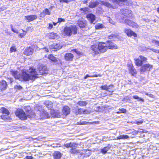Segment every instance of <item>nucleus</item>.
<instances>
[{
    "mask_svg": "<svg viewBox=\"0 0 159 159\" xmlns=\"http://www.w3.org/2000/svg\"><path fill=\"white\" fill-rule=\"evenodd\" d=\"M16 46H13L11 47L9 51L10 53H12L13 52H16Z\"/></svg>",
    "mask_w": 159,
    "mask_h": 159,
    "instance_id": "39",
    "label": "nucleus"
},
{
    "mask_svg": "<svg viewBox=\"0 0 159 159\" xmlns=\"http://www.w3.org/2000/svg\"><path fill=\"white\" fill-rule=\"evenodd\" d=\"M125 22L133 28H138V25L136 22L133 21L129 19H126L125 20Z\"/></svg>",
    "mask_w": 159,
    "mask_h": 159,
    "instance_id": "19",
    "label": "nucleus"
},
{
    "mask_svg": "<svg viewBox=\"0 0 159 159\" xmlns=\"http://www.w3.org/2000/svg\"><path fill=\"white\" fill-rule=\"evenodd\" d=\"M145 94L147 96H149L151 98H154V95L152 94H148L147 93H145Z\"/></svg>",
    "mask_w": 159,
    "mask_h": 159,
    "instance_id": "51",
    "label": "nucleus"
},
{
    "mask_svg": "<svg viewBox=\"0 0 159 159\" xmlns=\"http://www.w3.org/2000/svg\"><path fill=\"white\" fill-rule=\"evenodd\" d=\"M113 2H116L119 4L120 2H125L127 1V0H112Z\"/></svg>",
    "mask_w": 159,
    "mask_h": 159,
    "instance_id": "41",
    "label": "nucleus"
},
{
    "mask_svg": "<svg viewBox=\"0 0 159 159\" xmlns=\"http://www.w3.org/2000/svg\"><path fill=\"white\" fill-rule=\"evenodd\" d=\"M85 152L84 153L82 154H84V157H87L90 156L91 154L90 151L88 150H84Z\"/></svg>",
    "mask_w": 159,
    "mask_h": 159,
    "instance_id": "36",
    "label": "nucleus"
},
{
    "mask_svg": "<svg viewBox=\"0 0 159 159\" xmlns=\"http://www.w3.org/2000/svg\"><path fill=\"white\" fill-rule=\"evenodd\" d=\"M153 66L149 63H146L143 65L141 67L140 70L141 72L144 73L149 72L153 69Z\"/></svg>",
    "mask_w": 159,
    "mask_h": 159,
    "instance_id": "11",
    "label": "nucleus"
},
{
    "mask_svg": "<svg viewBox=\"0 0 159 159\" xmlns=\"http://www.w3.org/2000/svg\"><path fill=\"white\" fill-rule=\"evenodd\" d=\"M105 43H106L107 49H110L113 50L118 48L117 45L114 43L112 40H107L106 42Z\"/></svg>",
    "mask_w": 159,
    "mask_h": 159,
    "instance_id": "13",
    "label": "nucleus"
},
{
    "mask_svg": "<svg viewBox=\"0 0 159 159\" xmlns=\"http://www.w3.org/2000/svg\"><path fill=\"white\" fill-rule=\"evenodd\" d=\"M128 70L129 73L131 74V75L133 76H135L137 72L136 69L134 68L132 64H129L128 65Z\"/></svg>",
    "mask_w": 159,
    "mask_h": 159,
    "instance_id": "18",
    "label": "nucleus"
},
{
    "mask_svg": "<svg viewBox=\"0 0 159 159\" xmlns=\"http://www.w3.org/2000/svg\"><path fill=\"white\" fill-rule=\"evenodd\" d=\"M53 27V25L51 23H49L48 25V28L49 30H51Z\"/></svg>",
    "mask_w": 159,
    "mask_h": 159,
    "instance_id": "52",
    "label": "nucleus"
},
{
    "mask_svg": "<svg viewBox=\"0 0 159 159\" xmlns=\"http://www.w3.org/2000/svg\"><path fill=\"white\" fill-rule=\"evenodd\" d=\"M0 112L2 114H5V115H2L1 116L2 119L5 121H7L9 119V117H8L10 115V112L6 108L3 107L0 108Z\"/></svg>",
    "mask_w": 159,
    "mask_h": 159,
    "instance_id": "9",
    "label": "nucleus"
},
{
    "mask_svg": "<svg viewBox=\"0 0 159 159\" xmlns=\"http://www.w3.org/2000/svg\"><path fill=\"white\" fill-rule=\"evenodd\" d=\"M74 113L76 115L82 114H88L91 113V111L87 109L82 108H79L74 111Z\"/></svg>",
    "mask_w": 159,
    "mask_h": 159,
    "instance_id": "12",
    "label": "nucleus"
},
{
    "mask_svg": "<svg viewBox=\"0 0 159 159\" xmlns=\"http://www.w3.org/2000/svg\"><path fill=\"white\" fill-rule=\"evenodd\" d=\"M129 138V136L126 135H120L117 137L116 139H127Z\"/></svg>",
    "mask_w": 159,
    "mask_h": 159,
    "instance_id": "35",
    "label": "nucleus"
},
{
    "mask_svg": "<svg viewBox=\"0 0 159 159\" xmlns=\"http://www.w3.org/2000/svg\"><path fill=\"white\" fill-rule=\"evenodd\" d=\"M157 11L159 14V7H158L157 8Z\"/></svg>",
    "mask_w": 159,
    "mask_h": 159,
    "instance_id": "60",
    "label": "nucleus"
},
{
    "mask_svg": "<svg viewBox=\"0 0 159 159\" xmlns=\"http://www.w3.org/2000/svg\"><path fill=\"white\" fill-rule=\"evenodd\" d=\"M111 147L110 144H108L107 146L104 147L101 149V152L103 154H106L107 152L110 149Z\"/></svg>",
    "mask_w": 159,
    "mask_h": 159,
    "instance_id": "25",
    "label": "nucleus"
},
{
    "mask_svg": "<svg viewBox=\"0 0 159 159\" xmlns=\"http://www.w3.org/2000/svg\"><path fill=\"white\" fill-rule=\"evenodd\" d=\"M88 77H91V75H90L88 74H87L84 77V79L85 80Z\"/></svg>",
    "mask_w": 159,
    "mask_h": 159,
    "instance_id": "55",
    "label": "nucleus"
},
{
    "mask_svg": "<svg viewBox=\"0 0 159 159\" xmlns=\"http://www.w3.org/2000/svg\"><path fill=\"white\" fill-rule=\"evenodd\" d=\"M77 24L82 29L86 28L87 22L85 20L79 19L77 21Z\"/></svg>",
    "mask_w": 159,
    "mask_h": 159,
    "instance_id": "17",
    "label": "nucleus"
},
{
    "mask_svg": "<svg viewBox=\"0 0 159 159\" xmlns=\"http://www.w3.org/2000/svg\"><path fill=\"white\" fill-rule=\"evenodd\" d=\"M101 5H104L108 8L112 9H115L116 7L112 5L111 4L107 2H104V1H101Z\"/></svg>",
    "mask_w": 159,
    "mask_h": 159,
    "instance_id": "23",
    "label": "nucleus"
},
{
    "mask_svg": "<svg viewBox=\"0 0 159 159\" xmlns=\"http://www.w3.org/2000/svg\"><path fill=\"white\" fill-rule=\"evenodd\" d=\"M15 115L21 120H25L27 119L29 115H27L23 110L21 108H18L15 112Z\"/></svg>",
    "mask_w": 159,
    "mask_h": 159,
    "instance_id": "4",
    "label": "nucleus"
},
{
    "mask_svg": "<svg viewBox=\"0 0 159 159\" xmlns=\"http://www.w3.org/2000/svg\"><path fill=\"white\" fill-rule=\"evenodd\" d=\"M15 89H18V90H20L22 89V87L20 85H16L14 87Z\"/></svg>",
    "mask_w": 159,
    "mask_h": 159,
    "instance_id": "49",
    "label": "nucleus"
},
{
    "mask_svg": "<svg viewBox=\"0 0 159 159\" xmlns=\"http://www.w3.org/2000/svg\"><path fill=\"white\" fill-rule=\"evenodd\" d=\"M58 22H53L52 23V25H56L58 23Z\"/></svg>",
    "mask_w": 159,
    "mask_h": 159,
    "instance_id": "58",
    "label": "nucleus"
},
{
    "mask_svg": "<svg viewBox=\"0 0 159 159\" xmlns=\"http://www.w3.org/2000/svg\"><path fill=\"white\" fill-rule=\"evenodd\" d=\"M89 10V8L88 7H85L84 8H82L80 9V10L81 11H83L85 12L88 11Z\"/></svg>",
    "mask_w": 159,
    "mask_h": 159,
    "instance_id": "43",
    "label": "nucleus"
},
{
    "mask_svg": "<svg viewBox=\"0 0 159 159\" xmlns=\"http://www.w3.org/2000/svg\"><path fill=\"white\" fill-rule=\"evenodd\" d=\"M78 27L76 25H72L69 26L65 27L62 32V34L64 36L68 37H71L72 34L75 35L77 34Z\"/></svg>",
    "mask_w": 159,
    "mask_h": 159,
    "instance_id": "2",
    "label": "nucleus"
},
{
    "mask_svg": "<svg viewBox=\"0 0 159 159\" xmlns=\"http://www.w3.org/2000/svg\"><path fill=\"white\" fill-rule=\"evenodd\" d=\"M86 122L85 121H84L83 122H78L77 123V124L79 125H85L86 123Z\"/></svg>",
    "mask_w": 159,
    "mask_h": 159,
    "instance_id": "53",
    "label": "nucleus"
},
{
    "mask_svg": "<svg viewBox=\"0 0 159 159\" xmlns=\"http://www.w3.org/2000/svg\"><path fill=\"white\" fill-rule=\"evenodd\" d=\"M51 14L50 11L48 8H45L42 12L40 13V15L41 17H43L46 15H50Z\"/></svg>",
    "mask_w": 159,
    "mask_h": 159,
    "instance_id": "27",
    "label": "nucleus"
},
{
    "mask_svg": "<svg viewBox=\"0 0 159 159\" xmlns=\"http://www.w3.org/2000/svg\"><path fill=\"white\" fill-rule=\"evenodd\" d=\"M34 47L33 46L27 47L25 49L23 54L27 56L32 55L34 53Z\"/></svg>",
    "mask_w": 159,
    "mask_h": 159,
    "instance_id": "14",
    "label": "nucleus"
},
{
    "mask_svg": "<svg viewBox=\"0 0 159 159\" xmlns=\"http://www.w3.org/2000/svg\"><path fill=\"white\" fill-rule=\"evenodd\" d=\"M46 55L45 56V57H46Z\"/></svg>",
    "mask_w": 159,
    "mask_h": 159,
    "instance_id": "62",
    "label": "nucleus"
},
{
    "mask_svg": "<svg viewBox=\"0 0 159 159\" xmlns=\"http://www.w3.org/2000/svg\"><path fill=\"white\" fill-rule=\"evenodd\" d=\"M139 58H135L134 59V63L136 66H141L143 63L147 61V57L141 55L139 56Z\"/></svg>",
    "mask_w": 159,
    "mask_h": 159,
    "instance_id": "8",
    "label": "nucleus"
},
{
    "mask_svg": "<svg viewBox=\"0 0 159 159\" xmlns=\"http://www.w3.org/2000/svg\"><path fill=\"white\" fill-rule=\"evenodd\" d=\"M65 21V20L64 18H58L57 22L61 23V22H64Z\"/></svg>",
    "mask_w": 159,
    "mask_h": 159,
    "instance_id": "47",
    "label": "nucleus"
},
{
    "mask_svg": "<svg viewBox=\"0 0 159 159\" xmlns=\"http://www.w3.org/2000/svg\"><path fill=\"white\" fill-rule=\"evenodd\" d=\"M152 50L156 53H159V50H157L155 49H152Z\"/></svg>",
    "mask_w": 159,
    "mask_h": 159,
    "instance_id": "56",
    "label": "nucleus"
},
{
    "mask_svg": "<svg viewBox=\"0 0 159 159\" xmlns=\"http://www.w3.org/2000/svg\"><path fill=\"white\" fill-rule=\"evenodd\" d=\"M48 58L52 62H56L57 61V58L52 54H50L48 55Z\"/></svg>",
    "mask_w": 159,
    "mask_h": 159,
    "instance_id": "32",
    "label": "nucleus"
},
{
    "mask_svg": "<svg viewBox=\"0 0 159 159\" xmlns=\"http://www.w3.org/2000/svg\"><path fill=\"white\" fill-rule=\"evenodd\" d=\"M78 145V144L76 143L70 142L64 144L63 146L67 148H71L70 150V152L73 155H76L80 152V150L76 149L77 146Z\"/></svg>",
    "mask_w": 159,
    "mask_h": 159,
    "instance_id": "3",
    "label": "nucleus"
},
{
    "mask_svg": "<svg viewBox=\"0 0 159 159\" xmlns=\"http://www.w3.org/2000/svg\"><path fill=\"white\" fill-rule=\"evenodd\" d=\"M77 104L80 107H85L88 104V102L86 101L80 100L77 102Z\"/></svg>",
    "mask_w": 159,
    "mask_h": 159,
    "instance_id": "31",
    "label": "nucleus"
},
{
    "mask_svg": "<svg viewBox=\"0 0 159 159\" xmlns=\"http://www.w3.org/2000/svg\"><path fill=\"white\" fill-rule=\"evenodd\" d=\"M87 2H88L87 0H85L84 2L83 3L86 4L87 3Z\"/></svg>",
    "mask_w": 159,
    "mask_h": 159,
    "instance_id": "59",
    "label": "nucleus"
},
{
    "mask_svg": "<svg viewBox=\"0 0 159 159\" xmlns=\"http://www.w3.org/2000/svg\"><path fill=\"white\" fill-rule=\"evenodd\" d=\"M86 17L89 21L91 24L93 23V22L96 20V17L92 13H89L87 14Z\"/></svg>",
    "mask_w": 159,
    "mask_h": 159,
    "instance_id": "21",
    "label": "nucleus"
},
{
    "mask_svg": "<svg viewBox=\"0 0 159 159\" xmlns=\"http://www.w3.org/2000/svg\"><path fill=\"white\" fill-rule=\"evenodd\" d=\"M53 156L54 159H61L62 154L60 152L57 151L53 153Z\"/></svg>",
    "mask_w": 159,
    "mask_h": 159,
    "instance_id": "26",
    "label": "nucleus"
},
{
    "mask_svg": "<svg viewBox=\"0 0 159 159\" xmlns=\"http://www.w3.org/2000/svg\"><path fill=\"white\" fill-rule=\"evenodd\" d=\"M18 80L20 81H27L31 80L30 75L25 71L23 70L20 74Z\"/></svg>",
    "mask_w": 159,
    "mask_h": 159,
    "instance_id": "7",
    "label": "nucleus"
},
{
    "mask_svg": "<svg viewBox=\"0 0 159 159\" xmlns=\"http://www.w3.org/2000/svg\"><path fill=\"white\" fill-rule=\"evenodd\" d=\"M91 48L95 55H97L100 52H105L107 50L106 43L103 42H98L97 45L95 44L91 45Z\"/></svg>",
    "mask_w": 159,
    "mask_h": 159,
    "instance_id": "1",
    "label": "nucleus"
},
{
    "mask_svg": "<svg viewBox=\"0 0 159 159\" xmlns=\"http://www.w3.org/2000/svg\"><path fill=\"white\" fill-rule=\"evenodd\" d=\"M104 26L101 23H98L95 26V28L96 30H99L104 28Z\"/></svg>",
    "mask_w": 159,
    "mask_h": 159,
    "instance_id": "37",
    "label": "nucleus"
},
{
    "mask_svg": "<svg viewBox=\"0 0 159 159\" xmlns=\"http://www.w3.org/2000/svg\"><path fill=\"white\" fill-rule=\"evenodd\" d=\"M133 98L134 99H138V101H141V102H144V100L141 98H139L138 96L137 95H134L133 96Z\"/></svg>",
    "mask_w": 159,
    "mask_h": 159,
    "instance_id": "38",
    "label": "nucleus"
},
{
    "mask_svg": "<svg viewBox=\"0 0 159 159\" xmlns=\"http://www.w3.org/2000/svg\"><path fill=\"white\" fill-rule=\"evenodd\" d=\"M11 73L15 79L18 80V78L20 76V74H18V71L16 70H12Z\"/></svg>",
    "mask_w": 159,
    "mask_h": 159,
    "instance_id": "30",
    "label": "nucleus"
},
{
    "mask_svg": "<svg viewBox=\"0 0 159 159\" xmlns=\"http://www.w3.org/2000/svg\"><path fill=\"white\" fill-rule=\"evenodd\" d=\"M12 30L14 32H15V33H16V31L15 30H13V29H12Z\"/></svg>",
    "mask_w": 159,
    "mask_h": 159,
    "instance_id": "61",
    "label": "nucleus"
},
{
    "mask_svg": "<svg viewBox=\"0 0 159 159\" xmlns=\"http://www.w3.org/2000/svg\"><path fill=\"white\" fill-rule=\"evenodd\" d=\"M71 1V0H59V2H60L65 3H68Z\"/></svg>",
    "mask_w": 159,
    "mask_h": 159,
    "instance_id": "44",
    "label": "nucleus"
},
{
    "mask_svg": "<svg viewBox=\"0 0 159 159\" xmlns=\"http://www.w3.org/2000/svg\"><path fill=\"white\" fill-rule=\"evenodd\" d=\"M26 158L27 159H32L33 158V157H32L31 156H26Z\"/></svg>",
    "mask_w": 159,
    "mask_h": 159,
    "instance_id": "57",
    "label": "nucleus"
},
{
    "mask_svg": "<svg viewBox=\"0 0 159 159\" xmlns=\"http://www.w3.org/2000/svg\"><path fill=\"white\" fill-rule=\"evenodd\" d=\"M23 31L24 33H20L19 35V37H21V38H23L25 36V35L26 34V32L25 31H24V30H23Z\"/></svg>",
    "mask_w": 159,
    "mask_h": 159,
    "instance_id": "45",
    "label": "nucleus"
},
{
    "mask_svg": "<svg viewBox=\"0 0 159 159\" xmlns=\"http://www.w3.org/2000/svg\"><path fill=\"white\" fill-rule=\"evenodd\" d=\"M119 35L117 33L112 34L108 36V39H118Z\"/></svg>",
    "mask_w": 159,
    "mask_h": 159,
    "instance_id": "33",
    "label": "nucleus"
},
{
    "mask_svg": "<svg viewBox=\"0 0 159 159\" xmlns=\"http://www.w3.org/2000/svg\"><path fill=\"white\" fill-rule=\"evenodd\" d=\"M37 18V16L36 15H30L25 16V19L28 22L36 20Z\"/></svg>",
    "mask_w": 159,
    "mask_h": 159,
    "instance_id": "20",
    "label": "nucleus"
},
{
    "mask_svg": "<svg viewBox=\"0 0 159 159\" xmlns=\"http://www.w3.org/2000/svg\"><path fill=\"white\" fill-rule=\"evenodd\" d=\"M29 70L31 80L34 81L36 79L39 78V74L37 71L36 69L34 66L30 67Z\"/></svg>",
    "mask_w": 159,
    "mask_h": 159,
    "instance_id": "6",
    "label": "nucleus"
},
{
    "mask_svg": "<svg viewBox=\"0 0 159 159\" xmlns=\"http://www.w3.org/2000/svg\"><path fill=\"white\" fill-rule=\"evenodd\" d=\"M70 108L68 106H63L61 109L62 114L63 116H66L70 113Z\"/></svg>",
    "mask_w": 159,
    "mask_h": 159,
    "instance_id": "15",
    "label": "nucleus"
},
{
    "mask_svg": "<svg viewBox=\"0 0 159 159\" xmlns=\"http://www.w3.org/2000/svg\"><path fill=\"white\" fill-rule=\"evenodd\" d=\"M99 4V2L97 1H91L89 4V7L90 8L95 7Z\"/></svg>",
    "mask_w": 159,
    "mask_h": 159,
    "instance_id": "28",
    "label": "nucleus"
},
{
    "mask_svg": "<svg viewBox=\"0 0 159 159\" xmlns=\"http://www.w3.org/2000/svg\"><path fill=\"white\" fill-rule=\"evenodd\" d=\"M72 51H74L78 55H80L81 54V52L80 51L77 50L76 49H73Z\"/></svg>",
    "mask_w": 159,
    "mask_h": 159,
    "instance_id": "46",
    "label": "nucleus"
},
{
    "mask_svg": "<svg viewBox=\"0 0 159 159\" xmlns=\"http://www.w3.org/2000/svg\"><path fill=\"white\" fill-rule=\"evenodd\" d=\"M158 38L159 39V37H158Z\"/></svg>",
    "mask_w": 159,
    "mask_h": 159,
    "instance_id": "63",
    "label": "nucleus"
},
{
    "mask_svg": "<svg viewBox=\"0 0 159 159\" xmlns=\"http://www.w3.org/2000/svg\"><path fill=\"white\" fill-rule=\"evenodd\" d=\"M114 87V85L111 84L108 86L106 85H102L100 87L101 89L105 90L106 92L105 96L111 95L113 94L114 90L113 88Z\"/></svg>",
    "mask_w": 159,
    "mask_h": 159,
    "instance_id": "5",
    "label": "nucleus"
},
{
    "mask_svg": "<svg viewBox=\"0 0 159 159\" xmlns=\"http://www.w3.org/2000/svg\"><path fill=\"white\" fill-rule=\"evenodd\" d=\"M102 76V75L98 74V75L95 74L93 75H91V77H101Z\"/></svg>",
    "mask_w": 159,
    "mask_h": 159,
    "instance_id": "50",
    "label": "nucleus"
},
{
    "mask_svg": "<svg viewBox=\"0 0 159 159\" xmlns=\"http://www.w3.org/2000/svg\"><path fill=\"white\" fill-rule=\"evenodd\" d=\"M62 47V44L60 43H58L53 45V48L55 50L57 51L60 49Z\"/></svg>",
    "mask_w": 159,
    "mask_h": 159,
    "instance_id": "34",
    "label": "nucleus"
},
{
    "mask_svg": "<svg viewBox=\"0 0 159 159\" xmlns=\"http://www.w3.org/2000/svg\"><path fill=\"white\" fill-rule=\"evenodd\" d=\"M7 84L4 80H2L0 82V88L2 90H4L7 88Z\"/></svg>",
    "mask_w": 159,
    "mask_h": 159,
    "instance_id": "24",
    "label": "nucleus"
},
{
    "mask_svg": "<svg viewBox=\"0 0 159 159\" xmlns=\"http://www.w3.org/2000/svg\"><path fill=\"white\" fill-rule=\"evenodd\" d=\"M152 42L156 44L159 46V41L153 39L152 41Z\"/></svg>",
    "mask_w": 159,
    "mask_h": 159,
    "instance_id": "48",
    "label": "nucleus"
},
{
    "mask_svg": "<svg viewBox=\"0 0 159 159\" xmlns=\"http://www.w3.org/2000/svg\"><path fill=\"white\" fill-rule=\"evenodd\" d=\"M74 56L71 53H67L65 54L64 58L66 61H71L73 60Z\"/></svg>",
    "mask_w": 159,
    "mask_h": 159,
    "instance_id": "22",
    "label": "nucleus"
},
{
    "mask_svg": "<svg viewBox=\"0 0 159 159\" xmlns=\"http://www.w3.org/2000/svg\"><path fill=\"white\" fill-rule=\"evenodd\" d=\"M30 113V114L31 116L30 117H31L32 116H35V113L32 111H31Z\"/></svg>",
    "mask_w": 159,
    "mask_h": 159,
    "instance_id": "54",
    "label": "nucleus"
},
{
    "mask_svg": "<svg viewBox=\"0 0 159 159\" xmlns=\"http://www.w3.org/2000/svg\"><path fill=\"white\" fill-rule=\"evenodd\" d=\"M124 32L129 37H131L133 36V37L135 38L137 37V34L130 29H125L124 30Z\"/></svg>",
    "mask_w": 159,
    "mask_h": 159,
    "instance_id": "16",
    "label": "nucleus"
},
{
    "mask_svg": "<svg viewBox=\"0 0 159 159\" xmlns=\"http://www.w3.org/2000/svg\"><path fill=\"white\" fill-rule=\"evenodd\" d=\"M58 36L57 34L53 32H51L50 33L48 37L49 39H55Z\"/></svg>",
    "mask_w": 159,
    "mask_h": 159,
    "instance_id": "29",
    "label": "nucleus"
},
{
    "mask_svg": "<svg viewBox=\"0 0 159 159\" xmlns=\"http://www.w3.org/2000/svg\"><path fill=\"white\" fill-rule=\"evenodd\" d=\"M126 110L124 108H121L119 109V111L116 112L117 114L125 113L126 112Z\"/></svg>",
    "mask_w": 159,
    "mask_h": 159,
    "instance_id": "40",
    "label": "nucleus"
},
{
    "mask_svg": "<svg viewBox=\"0 0 159 159\" xmlns=\"http://www.w3.org/2000/svg\"><path fill=\"white\" fill-rule=\"evenodd\" d=\"M39 75H46L48 73L49 69L47 66L43 65L40 66L38 68Z\"/></svg>",
    "mask_w": 159,
    "mask_h": 159,
    "instance_id": "10",
    "label": "nucleus"
},
{
    "mask_svg": "<svg viewBox=\"0 0 159 159\" xmlns=\"http://www.w3.org/2000/svg\"><path fill=\"white\" fill-rule=\"evenodd\" d=\"M143 120H141L139 121H136L134 123L135 124H136L138 125H139L140 124H141L143 122Z\"/></svg>",
    "mask_w": 159,
    "mask_h": 159,
    "instance_id": "42",
    "label": "nucleus"
}]
</instances>
